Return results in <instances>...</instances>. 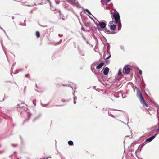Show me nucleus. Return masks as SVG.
Returning a JSON list of instances; mask_svg holds the SVG:
<instances>
[{
  "label": "nucleus",
  "instance_id": "1",
  "mask_svg": "<svg viewBox=\"0 0 159 159\" xmlns=\"http://www.w3.org/2000/svg\"><path fill=\"white\" fill-rule=\"evenodd\" d=\"M112 19H114L115 22L114 21H111L109 22L108 25V26L109 28L111 30L114 31L116 27V25L114 24H118L119 27H120V25H121L120 20V16L118 13H114L112 16Z\"/></svg>",
  "mask_w": 159,
  "mask_h": 159
},
{
  "label": "nucleus",
  "instance_id": "2",
  "mask_svg": "<svg viewBox=\"0 0 159 159\" xmlns=\"http://www.w3.org/2000/svg\"><path fill=\"white\" fill-rule=\"evenodd\" d=\"M137 96L139 99L141 103L143 105V106H145L146 107H148V105L145 102L141 93H138Z\"/></svg>",
  "mask_w": 159,
  "mask_h": 159
},
{
  "label": "nucleus",
  "instance_id": "3",
  "mask_svg": "<svg viewBox=\"0 0 159 159\" xmlns=\"http://www.w3.org/2000/svg\"><path fill=\"white\" fill-rule=\"evenodd\" d=\"M157 133L155 134L152 136L151 137H150L148 139H147L143 143V144L142 145V146L143 147L144 145H145L146 144L148 143V142H149L151 141L156 136L157 134Z\"/></svg>",
  "mask_w": 159,
  "mask_h": 159
},
{
  "label": "nucleus",
  "instance_id": "4",
  "mask_svg": "<svg viewBox=\"0 0 159 159\" xmlns=\"http://www.w3.org/2000/svg\"><path fill=\"white\" fill-rule=\"evenodd\" d=\"M124 73L127 74H129L130 71V69L127 66H125L124 68Z\"/></svg>",
  "mask_w": 159,
  "mask_h": 159
},
{
  "label": "nucleus",
  "instance_id": "5",
  "mask_svg": "<svg viewBox=\"0 0 159 159\" xmlns=\"http://www.w3.org/2000/svg\"><path fill=\"white\" fill-rule=\"evenodd\" d=\"M99 24L101 28L102 29L104 28L106 26V24L104 22H100Z\"/></svg>",
  "mask_w": 159,
  "mask_h": 159
},
{
  "label": "nucleus",
  "instance_id": "6",
  "mask_svg": "<svg viewBox=\"0 0 159 159\" xmlns=\"http://www.w3.org/2000/svg\"><path fill=\"white\" fill-rule=\"evenodd\" d=\"M109 71V69L108 67H106L104 69L103 73L105 75H107L108 74Z\"/></svg>",
  "mask_w": 159,
  "mask_h": 159
},
{
  "label": "nucleus",
  "instance_id": "7",
  "mask_svg": "<svg viewBox=\"0 0 159 159\" xmlns=\"http://www.w3.org/2000/svg\"><path fill=\"white\" fill-rule=\"evenodd\" d=\"M104 65V63L102 62L96 67V68L98 69H100Z\"/></svg>",
  "mask_w": 159,
  "mask_h": 159
},
{
  "label": "nucleus",
  "instance_id": "8",
  "mask_svg": "<svg viewBox=\"0 0 159 159\" xmlns=\"http://www.w3.org/2000/svg\"><path fill=\"white\" fill-rule=\"evenodd\" d=\"M36 35L37 38H39L40 36V34L39 32L38 31H36Z\"/></svg>",
  "mask_w": 159,
  "mask_h": 159
},
{
  "label": "nucleus",
  "instance_id": "9",
  "mask_svg": "<svg viewBox=\"0 0 159 159\" xmlns=\"http://www.w3.org/2000/svg\"><path fill=\"white\" fill-rule=\"evenodd\" d=\"M68 144L70 145H73V142L71 141H69L68 142Z\"/></svg>",
  "mask_w": 159,
  "mask_h": 159
},
{
  "label": "nucleus",
  "instance_id": "10",
  "mask_svg": "<svg viewBox=\"0 0 159 159\" xmlns=\"http://www.w3.org/2000/svg\"><path fill=\"white\" fill-rule=\"evenodd\" d=\"M121 74V69H119L118 70V75H120Z\"/></svg>",
  "mask_w": 159,
  "mask_h": 159
},
{
  "label": "nucleus",
  "instance_id": "11",
  "mask_svg": "<svg viewBox=\"0 0 159 159\" xmlns=\"http://www.w3.org/2000/svg\"><path fill=\"white\" fill-rule=\"evenodd\" d=\"M85 11H86V12H87L89 14H91V13L89 11V10L87 9H86L85 10Z\"/></svg>",
  "mask_w": 159,
  "mask_h": 159
},
{
  "label": "nucleus",
  "instance_id": "12",
  "mask_svg": "<svg viewBox=\"0 0 159 159\" xmlns=\"http://www.w3.org/2000/svg\"><path fill=\"white\" fill-rule=\"evenodd\" d=\"M25 76L27 78H29L30 77V75L29 74H27L25 75Z\"/></svg>",
  "mask_w": 159,
  "mask_h": 159
},
{
  "label": "nucleus",
  "instance_id": "13",
  "mask_svg": "<svg viewBox=\"0 0 159 159\" xmlns=\"http://www.w3.org/2000/svg\"><path fill=\"white\" fill-rule=\"evenodd\" d=\"M61 42H62V40L61 39L60 40V41L59 42L57 43L58 44H60L61 43Z\"/></svg>",
  "mask_w": 159,
  "mask_h": 159
},
{
  "label": "nucleus",
  "instance_id": "14",
  "mask_svg": "<svg viewBox=\"0 0 159 159\" xmlns=\"http://www.w3.org/2000/svg\"><path fill=\"white\" fill-rule=\"evenodd\" d=\"M49 158H51V157H45L43 159H48Z\"/></svg>",
  "mask_w": 159,
  "mask_h": 159
},
{
  "label": "nucleus",
  "instance_id": "15",
  "mask_svg": "<svg viewBox=\"0 0 159 159\" xmlns=\"http://www.w3.org/2000/svg\"><path fill=\"white\" fill-rule=\"evenodd\" d=\"M139 72L140 74H141L142 73V71L141 70H139Z\"/></svg>",
  "mask_w": 159,
  "mask_h": 159
},
{
  "label": "nucleus",
  "instance_id": "16",
  "mask_svg": "<svg viewBox=\"0 0 159 159\" xmlns=\"http://www.w3.org/2000/svg\"><path fill=\"white\" fill-rule=\"evenodd\" d=\"M81 30H83L84 31L85 30H84V28H81Z\"/></svg>",
  "mask_w": 159,
  "mask_h": 159
},
{
  "label": "nucleus",
  "instance_id": "17",
  "mask_svg": "<svg viewBox=\"0 0 159 159\" xmlns=\"http://www.w3.org/2000/svg\"><path fill=\"white\" fill-rule=\"evenodd\" d=\"M107 2H109L111 1V0H107Z\"/></svg>",
  "mask_w": 159,
  "mask_h": 159
},
{
  "label": "nucleus",
  "instance_id": "18",
  "mask_svg": "<svg viewBox=\"0 0 159 159\" xmlns=\"http://www.w3.org/2000/svg\"><path fill=\"white\" fill-rule=\"evenodd\" d=\"M59 35L60 37H61L62 36V35H60V34H59Z\"/></svg>",
  "mask_w": 159,
  "mask_h": 159
},
{
  "label": "nucleus",
  "instance_id": "19",
  "mask_svg": "<svg viewBox=\"0 0 159 159\" xmlns=\"http://www.w3.org/2000/svg\"><path fill=\"white\" fill-rule=\"evenodd\" d=\"M47 1L48 2H50L49 0H47Z\"/></svg>",
  "mask_w": 159,
  "mask_h": 159
},
{
  "label": "nucleus",
  "instance_id": "20",
  "mask_svg": "<svg viewBox=\"0 0 159 159\" xmlns=\"http://www.w3.org/2000/svg\"><path fill=\"white\" fill-rule=\"evenodd\" d=\"M157 132H159V128L157 129Z\"/></svg>",
  "mask_w": 159,
  "mask_h": 159
},
{
  "label": "nucleus",
  "instance_id": "21",
  "mask_svg": "<svg viewBox=\"0 0 159 159\" xmlns=\"http://www.w3.org/2000/svg\"><path fill=\"white\" fill-rule=\"evenodd\" d=\"M110 56H109L108 57H107V59H108L109 58Z\"/></svg>",
  "mask_w": 159,
  "mask_h": 159
},
{
  "label": "nucleus",
  "instance_id": "22",
  "mask_svg": "<svg viewBox=\"0 0 159 159\" xmlns=\"http://www.w3.org/2000/svg\"><path fill=\"white\" fill-rule=\"evenodd\" d=\"M76 103V101H75L74 102V104H75V103Z\"/></svg>",
  "mask_w": 159,
  "mask_h": 159
},
{
  "label": "nucleus",
  "instance_id": "23",
  "mask_svg": "<svg viewBox=\"0 0 159 159\" xmlns=\"http://www.w3.org/2000/svg\"><path fill=\"white\" fill-rule=\"evenodd\" d=\"M107 62H106V63H107V62H108V61H107Z\"/></svg>",
  "mask_w": 159,
  "mask_h": 159
},
{
  "label": "nucleus",
  "instance_id": "24",
  "mask_svg": "<svg viewBox=\"0 0 159 159\" xmlns=\"http://www.w3.org/2000/svg\"><path fill=\"white\" fill-rule=\"evenodd\" d=\"M107 62H106V63H107V62H108V61H107Z\"/></svg>",
  "mask_w": 159,
  "mask_h": 159
},
{
  "label": "nucleus",
  "instance_id": "25",
  "mask_svg": "<svg viewBox=\"0 0 159 159\" xmlns=\"http://www.w3.org/2000/svg\"><path fill=\"white\" fill-rule=\"evenodd\" d=\"M107 62H106V63H107V62H108V61H107Z\"/></svg>",
  "mask_w": 159,
  "mask_h": 159
},
{
  "label": "nucleus",
  "instance_id": "26",
  "mask_svg": "<svg viewBox=\"0 0 159 159\" xmlns=\"http://www.w3.org/2000/svg\"><path fill=\"white\" fill-rule=\"evenodd\" d=\"M0 147H1V145H0Z\"/></svg>",
  "mask_w": 159,
  "mask_h": 159
}]
</instances>
